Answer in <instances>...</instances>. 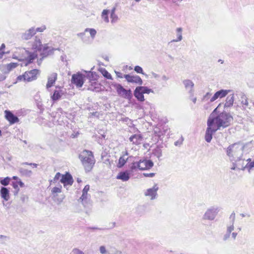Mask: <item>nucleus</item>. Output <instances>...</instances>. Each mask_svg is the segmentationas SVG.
Returning <instances> with one entry per match:
<instances>
[{
	"instance_id": "obj_60",
	"label": "nucleus",
	"mask_w": 254,
	"mask_h": 254,
	"mask_svg": "<svg viewBox=\"0 0 254 254\" xmlns=\"http://www.w3.org/2000/svg\"><path fill=\"white\" fill-rule=\"evenodd\" d=\"M183 140V139L182 138L180 140H178L177 141H176L175 142V145L176 146H177L178 145L181 144L182 143Z\"/></svg>"
},
{
	"instance_id": "obj_30",
	"label": "nucleus",
	"mask_w": 254,
	"mask_h": 254,
	"mask_svg": "<svg viewBox=\"0 0 254 254\" xmlns=\"http://www.w3.org/2000/svg\"><path fill=\"white\" fill-rule=\"evenodd\" d=\"M86 33H89L92 40H93L97 34V31L94 28H87L84 30L83 33H80V35L83 36Z\"/></svg>"
},
{
	"instance_id": "obj_8",
	"label": "nucleus",
	"mask_w": 254,
	"mask_h": 254,
	"mask_svg": "<svg viewBox=\"0 0 254 254\" xmlns=\"http://www.w3.org/2000/svg\"><path fill=\"white\" fill-rule=\"evenodd\" d=\"M220 210L219 208L216 206H212L208 208L202 216L204 220H214Z\"/></svg>"
},
{
	"instance_id": "obj_10",
	"label": "nucleus",
	"mask_w": 254,
	"mask_h": 254,
	"mask_svg": "<svg viewBox=\"0 0 254 254\" xmlns=\"http://www.w3.org/2000/svg\"><path fill=\"white\" fill-rule=\"evenodd\" d=\"M207 127L205 134V140L206 142H210L212 138V135L217 129L214 127V125L211 124L210 122L207 121Z\"/></svg>"
},
{
	"instance_id": "obj_19",
	"label": "nucleus",
	"mask_w": 254,
	"mask_h": 254,
	"mask_svg": "<svg viewBox=\"0 0 254 254\" xmlns=\"http://www.w3.org/2000/svg\"><path fill=\"white\" fill-rule=\"evenodd\" d=\"M36 33L34 28L32 27L23 33L21 36L22 39L27 40L30 39Z\"/></svg>"
},
{
	"instance_id": "obj_4",
	"label": "nucleus",
	"mask_w": 254,
	"mask_h": 254,
	"mask_svg": "<svg viewBox=\"0 0 254 254\" xmlns=\"http://www.w3.org/2000/svg\"><path fill=\"white\" fill-rule=\"evenodd\" d=\"M79 158L86 171H90L95 164V159L92 152L85 150L79 155Z\"/></svg>"
},
{
	"instance_id": "obj_64",
	"label": "nucleus",
	"mask_w": 254,
	"mask_h": 254,
	"mask_svg": "<svg viewBox=\"0 0 254 254\" xmlns=\"http://www.w3.org/2000/svg\"><path fill=\"white\" fill-rule=\"evenodd\" d=\"M116 9V7H113V8L112 9V10H111V12H110V14H116V13H115Z\"/></svg>"
},
{
	"instance_id": "obj_11",
	"label": "nucleus",
	"mask_w": 254,
	"mask_h": 254,
	"mask_svg": "<svg viewBox=\"0 0 254 254\" xmlns=\"http://www.w3.org/2000/svg\"><path fill=\"white\" fill-rule=\"evenodd\" d=\"M84 77V75L79 73L74 74L72 76L71 83L77 87H81L83 84Z\"/></svg>"
},
{
	"instance_id": "obj_63",
	"label": "nucleus",
	"mask_w": 254,
	"mask_h": 254,
	"mask_svg": "<svg viewBox=\"0 0 254 254\" xmlns=\"http://www.w3.org/2000/svg\"><path fill=\"white\" fill-rule=\"evenodd\" d=\"M233 167L231 168V169L232 170H235L236 169V168H238V166L237 165V164L235 163L234 161H233Z\"/></svg>"
},
{
	"instance_id": "obj_53",
	"label": "nucleus",
	"mask_w": 254,
	"mask_h": 254,
	"mask_svg": "<svg viewBox=\"0 0 254 254\" xmlns=\"http://www.w3.org/2000/svg\"><path fill=\"white\" fill-rule=\"evenodd\" d=\"M46 29V26L45 25H43V26H41L40 27L37 28L35 29V31H36V32H41L44 31Z\"/></svg>"
},
{
	"instance_id": "obj_21",
	"label": "nucleus",
	"mask_w": 254,
	"mask_h": 254,
	"mask_svg": "<svg viewBox=\"0 0 254 254\" xmlns=\"http://www.w3.org/2000/svg\"><path fill=\"white\" fill-rule=\"evenodd\" d=\"M116 178L123 182L127 181L130 178V173L128 171L121 172L117 176Z\"/></svg>"
},
{
	"instance_id": "obj_29",
	"label": "nucleus",
	"mask_w": 254,
	"mask_h": 254,
	"mask_svg": "<svg viewBox=\"0 0 254 254\" xmlns=\"http://www.w3.org/2000/svg\"><path fill=\"white\" fill-rule=\"evenodd\" d=\"M43 45L41 40L37 37H35V41L32 45V48L33 49L36 51H42Z\"/></svg>"
},
{
	"instance_id": "obj_52",
	"label": "nucleus",
	"mask_w": 254,
	"mask_h": 254,
	"mask_svg": "<svg viewBox=\"0 0 254 254\" xmlns=\"http://www.w3.org/2000/svg\"><path fill=\"white\" fill-rule=\"evenodd\" d=\"M70 254H84V253L78 249H74Z\"/></svg>"
},
{
	"instance_id": "obj_54",
	"label": "nucleus",
	"mask_w": 254,
	"mask_h": 254,
	"mask_svg": "<svg viewBox=\"0 0 254 254\" xmlns=\"http://www.w3.org/2000/svg\"><path fill=\"white\" fill-rule=\"evenodd\" d=\"M143 176H144L145 177L152 178L155 176V173H143Z\"/></svg>"
},
{
	"instance_id": "obj_34",
	"label": "nucleus",
	"mask_w": 254,
	"mask_h": 254,
	"mask_svg": "<svg viewBox=\"0 0 254 254\" xmlns=\"http://www.w3.org/2000/svg\"><path fill=\"white\" fill-rule=\"evenodd\" d=\"M109 13L110 11L109 10L104 9L101 13V18L103 20V21L106 23L109 22V19L108 17Z\"/></svg>"
},
{
	"instance_id": "obj_26",
	"label": "nucleus",
	"mask_w": 254,
	"mask_h": 254,
	"mask_svg": "<svg viewBox=\"0 0 254 254\" xmlns=\"http://www.w3.org/2000/svg\"><path fill=\"white\" fill-rule=\"evenodd\" d=\"M127 155V152H126L125 154L123 155L122 156L120 157L118 163L117 164V167L118 168H122L126 163L127 160H128Z\"/></svg>"
},
{
	"instance_id": "obj_40",
	"label": "nucleus",
	"mask_w": 254,
	"mask_h": 254,
	"mask_svg": "<svg viewBox=\"0 0 254 254\" xmlns=\"http://www.w3.org/2000/svg\"><path fill=\"white\" fill-rule=\"evenodd\" d=\"M62 189V187L61 185H59L58 187H54L51 190L52 194L54 196H55L56 194L61 192Z\"/></svg>"
},
{
	"instance_id": "obj_22",
	"label": "nucleus",
	"mask_w": 254,
	"mask_h": 254,
	"mask_svg": "<svg viewBox=\"0 0 254 254\" xmlns=\"http://www.w3.org/2000/svg\"><path fill=\"white\" fill-rule=\"evenodd\" d=\"M54 50H55V49L48 46L47 44L44 45L42 47V51H41V55H42L43 57H46L52 54Z\"/></svg>"
},
{
	"instance_id": "obj_56",
	"label": "nucleus",
	"mask_w": 254,
	"mask_h": 254,
	"mask_svg": "<svg viewBox=\"0 0 254 254\" xmlns=\"http://www.w3.org/2000/svg\"><path fill=\"white\" fill-rule=\"evenodd\" d=\"M112 253H109L108 254H122L121 251L118 250L117 249H114V250H112Z\"/></svg>"
},
{
	"instance_id": "obj_38",
	"label": "nucleus",
	"mask_w": 254,
	"mask_h": 254,
	"mask_svg": "<svg viewBox=\"0 0 254 254\" xmlns=\"http://www.w3.org/2000/svg\"><path fill=\"white\" fill-rule=\"evenodd\" d=\"M19 172L23 176H25L26 177H30L32 175V171L29 170H27L25 168H20L19 169Z\"/></svg>"
},
{
	"instance_id": "obj_55",
	"label": "nucleus",
	"mask_w": 254,
	"mask_h": 254,
	"mask_svg": "<svg viewBox=\"0 0 254 254\" xmlns=\"http://www.w3.org/2000/svg\"><path fill=\"white\" fill-rule=\"evenodd\" d=\"M5 48V45L2 44L1 45L0 48V58L2 56V55L4 54V52L3 51V50Z\"/></svg>"
},
{
	"instance_id": "obj_39",
	"label": "nucleus",
	"mask_w": 254,
	"mask_h": 254,
	"mask_svg": "<svg viewBox=\"0 0 254 254\" xmlns=\"http://www.w3.org/2000/svg\"><path fill=\"white\" fill-rule=\"evenodd\" d=\"M141 92L143 94H149L150 93H153V90L148 88L146 86H138Z\"/></svg>"
},
{
	"instance_id": "obj_50",
	"label": "nucleus",
	"mask_w": 254,
	"mask_h": 254,
	"mask_svg": "<svg viewBox=\"0 0 254 254\" xmlns=\"http://www.w3.org/2000/svg\"><path fill=\"white\" fill-rule=\"evenodd\" d=\"M10 179L9 177H6L0 181V184L3 186H7L9 184Z\"/></svg>"
},
{
	"instance_id": "obj_28",
	"label": "nucleus",
	"mask_w": 254,
	"mask_h": 254,
	"mask_svg": "<svg viewBox=\"0 0 254 254\" xmlns=\"http://www.w3.org/2000/svg\"><path fill=\"white\" fill-rule=\"evenodd\" d=\"M183 28L181 27H178L176 29V39H174L172 41V42H178L182 40L183 36Z\"/></svg>"
},
{
	"instance_id": "obj_25",
	"label": "nucleus",
	"mask_w": 254,
	"mask_h": 254,
	"mask_svg": "<svg viewBox=\"0 0 254 254\" xmlns=\"http://www.w3.org/2000/svg\"><path fill=\"white\" fill-rule=\"evenodd\" d=\"M129 140L133 144L138 145L141 143L142 137L140 134H134L129 137Z\"/></svg>"
},
{
	"instance_id": "obj_37",
	"label": "nucleus",
	"mask_w": 254,
	"mask_h": 254,
	"mask_svg": "<svg viewBox=\"0 0 254 254\" xmlns=\"http://www.w3.org/2000/svg\"><path fill=\"white\" fill-rule=\"evenodd\" d=\"M8 74L7 72L4 69L3 66L0 67V81L4 80Z\"/></svg>"
},
{
	"instance_id": "obj_16",
	"label": "nucleus",
	"mask_w": 254,
	"mask_h": 254,
	"mask_svg": "<svg viewBox=\"0 0 254 254\" xmlns=\"http://www.w3.org/2000/svg\"><path fill=\"white\" fill-rule=\"evenodd\" d=\"M183 83L185 86V88L187 91H188L189 93L191 96L193 95L194 93V83L190 79H185L183 80Z\"/></svg>"
},
{
	"instance_id": "obj_14",
	"label": "nucleus",
	"mask_w": 254,
	"mask_h": 254,
	"mask_svg": "<svg viewBox=\"0 0 254 254\" xmlns=\"http://www.w3.org/2000/svg\"><path fill=\"white\" fill-rule=\"evenodd\" d=\"M230 90L221 89L217 91L210 100V102H213L218 98H222L225 97L229 93L231 92Z\"/></svg>"
},
{
	"instance_id": "obj_43",
	"label": "nucleus",
	"mask_w": 254,
	"mask_h": 254,
	"mask_svg": "<svg viewBox=\"0 0 254 254\" xmlns=\"http://www.w3.org/2000/svg\"><path fill=\"white\" fill-rule=\"evenodd\" d=\"M153 154L159 159L162 156V151L160 148H156L154 150Z\"/></svg>"
},
{
	"instance_id": "obj_51",
	"label": "nucleus",
	"mask_w": 254,
	"mask_h": 254,
	"mask_svg": "<svg viewBox=\"0 0 254 254\" xmlns=\"http://www.w3.org/2000/svg\"><path fill=\"white\" fill-rule=\"evenodd\" d=\"M242 104L245 106V107H247L249 105L248 101L245 95H243L242 97Z\"/></svg>"
},
{
	"instance_id": "obj_7",
	"label": "nucleus",
	"mask_w": 254,
	"mask_h": 254,
	"mask_svg": "<svg viewBox=\"0 0 254 254\" xmlns=\"http://www.w3.org/2000/svg\"><path fill=\"white\" fill-rule=\"evenodd\" d=\"M110 86L111 87H113L116 90L117 93L120 96L126 99L131 98L132 94L130 89L126 90L121 84L115 82H111Z\"/></svg>"
},
{
	"instance_id": "obj_48",
	"label": "nucleus",
	"mask_w": 254,
	"mask_h": 254,
	"mask_svg": "<svg viewBox=\"0 0 254 254\" xmlns=\"http://www.w3.org/2000/svg\"><path fill=\"white\" fill-rule=\"evenodd\" d=\"M62 175L60 173H57L54 179L51 181V183H56L58 180L60 179V178H62Z\"/></svg>"
},
{
	"instance_id": "obj_20",
	"label": "nucleus",
	"mask_w": 254,
	"mask_h": 254,
	"mask_svg": "<svg viewBox=\"0 0 254 254\" xmlns=\"http://www.w3.org/2000/svg\"><path fill=\"white\" fill-rule=\"evenodd\" d=\"M79 200L85 207H88L90 204V195L88 192L82 191V195Z\"/></svg>"
},
{
	"instance_id": "obj_5",
	"label": "nucleus",
	"mask_w": 254,
	"mask_h": 254,
	"mask_svg": "<svg viewBox=\"0 0 254 254\" xmlns=\"http://www.w3.org/2000/svg\"><path fill=\"white\" fill-rule=\"evenodd\" d=\"M154 165L153 162L150 160H140L138 162H133L131 163L130 169L131 170H149Z\"/></svg>"
},
{
	"instance_id": "obj_31",
	"label": "nucleus",
	"mask_w": 254,
	"mask_h": 254,
	"mask_svg": "<svg viewBox=\"0 0 254 254\" xmlns=\"http://www.w3.org/2000/svg\"><path fill=\"white\" fill-rule=\"evenodd\" d=\"M234 101V94H232L228 96L226 99L224 107L226 108L232 106Z\"/></svg>"
},
{
	"instance_id": "obj_9",
	"label": "nucleus",
	"mask_w": 254,
	"mask_h": 254,
	"mask_svg": "<svg viewBox=\"0 0 254 254\" xmlns=\"http://www.w3.org/2000/svg\"><path fill=\"white\" fill-rule=\"evenodd\" d=\"M95 74L91 73V76H89V82L90 84L88 86V89L98 92L101 90V84L97 81L96 78H95Z\"/></svg>"
},
{
	"instance_id": "obj_24",
	"label": "nucleus",
	"mask_w": 254,
	"mask_h": 254,
	"mask_svg": "<svg viewBox=\"0 0 254 254\" xmlns=\"http://www.w3.org/2000/svg\"><path fill=\"white\" fill-rule=\"evenodd\" d=\"M0 196L5 201H8L10 198L9 191L5 187H1L0 190Z\"/></svg>"
},
{
	"instance_id": "obj_59",
	"label": "nucleus",
	"mask_w": 254,
	"mask_h": 254,
	"mask_svg": "<svg viewBox=\"0 0 254 254\" xmlns=\"http://www.w3.org/2000/svg\"><path fill=\"white\" fill-rule=\"evenodd\" d=\"M90 187L88 185H86L82 190V191L88 192L89 190Z\"/></svg>"
},
{
	"instance_id": "obj_27",
	"label": "nucleus",
	"mask_w": 254,
	"mask_h": 254,
	"mask_svg": "<svg viewBox=\"0 0 254 254\" xmlns=\"http://www.w3.org/2000/svg\"><path fill=\"white\" fill-rule=\"evenodd\" d=\"M229 219L231 221V223L230 225L227 226V233H231L234 229V224L235 220V213L234 212L231 213Z\"/></svg>"
},
{
	"instance_id": "obj_46",
	"label": "nucleus",
	"mask_w": 254,
	"mask_h": 254,
	"mask_svg": "<svg viewBox=\"0 0 254 254\" xmlns=\"http://www.w3.org/2000/svg\"><path fill=\"white\" fill-rule=\"evenodd\" d=\"M134 70L138 73H141L143 75H144L146 77H147V75L145 74L143 72V69L141 67L138 66V65H136L134 67Z\"/></svg>"
},
{
	"instance_id": "obj_35",
	"label": "nucleus",
	"mask_w": 254,
	"mask_h": 254,
	"mask_svg": "<svg viewBox=\"0 0 254 254\" xmlns=\"http://www.w3.org/2000/svg\"><path fill=\"white\" fill-rule=\"evenodd\" d=\"M17 64L15 63H11L10 64H6L4 67V69L8 73L11 70L15 68L17 66Z\"/></svg>"
},
{
	"instance_id": "obj_13",
	"label": "nucleus",
	"mask_w": 254,
	"mask_h": 254,
	"mask_svg": "<svg viewBox=\"0 0 254 254\" xmlns=\"http://www.w3.org/2000/svg\"><path fill=\"white\" fill-rule=\"evenodd\" d=\"M124 78H126L128 82L135 83L139 85H142L143 83L142 80L138 75H131L130 74H125Z\"/></svg>"
},
{
	"instance_id": "obj_41",
	"label": "nucleus",
	"mask_w": 254,
	"mask_h": 254,
	"mask_svg": "<svg viewBox=\"0 0 254 254\" xmlns=\"http://www.w3.org/2000/svg\"><path fill=\"white\" fill-rule=\"evenodd\" d=\"M101 72L102 75L106 78L109 79H112V76L111 74L109 72H108V71L106 70L105 69H102L101 70Z\"/></svg>"
},
{
	"instance_id": "obj_58",
	"label": "nucleus",
	"mask_w": 254,
	"mask_h": 254,
	"mask_svg": "<svg viewBox=\"0 0 254 254\" xmlns=\"http://www.w3.org/2000/svg\"><path fill=\"white\" fill-rule=\"evenodd\" d=\"M151 76L152 77H153L155 79H158L160 76L159 75H158V74H157L154 72H152L151 73Z\"/></svg>"
},
{
	"instance_id": "obj_2",
	"label": "nucleus",
	"mask_w": 254,
	"mask_h": 254,
	"mask_svg": "<svg viewBox=\"0 0 254 254\" xmlns=\"http://www.w3.org/2000/svg\"><path fill=\"white\" fill-rule=\"evenodd\" d=\"M37 55L35 53H30L24 48H17L14 51L12 58L19 61H26V65L30 63L37 57Z\"/></svg>"
},
{
	"instance_id": "obj_61",
	"label": "nucleus",
	"mask_w": 254,
	"mask_h": 254,
	"mask_svg": "<svg viewBox=\"0 0 254 254\" xmlns=\"http://www.w3.org/2000/svg\"><path fill=\"white\" fill-rule=\"evenodd\" d=\"M230 235V233H227L224 236V240H226L228 238H229Z\"/></svg>"
},
{
	"instance_id": "obj_45",
	"label": "nucleus",
	"mask_w": 254,
	"mask_h": 254,
	"mask_svg": "<svg viewBox=\"0 0 254 254\" xmlns=\"http://www.w3.org/2000/svg\"><path fill=\"white\" fill-rule=\"evenodd\" d=\"M211 94L210 92H207L201 98V102H204L207 101L209 99L210 100V96Z\"/></svg>"
},
{
	"instance_id": "obj_17",
	"label": "nucleus",
	"mask_w": 254,
	"mask_h": 254,
	"mask_svg": "<svg viewBox=\"0 0 254 254\" xmlns=\"http://www.w3.org/2000/svg\"><path fill=\"white\" fill-rule=\"evenodd\" d=\"M60 182L64 184V187H66L67 186H71L73 181L72 176L67 173L64 175H62Z\"/></svg>"
},
{
	"instance_id": "obj_42",
	"label": "nucleus",
	"mask_w": 254,
	"mask_h": 254,
	"mask_svg": "<svg viewBox=\"0 0 254 254\" xmlns=\"http://www.w3.org/2000/svg\"><path fill=\"white\" fill-rule=\"evenodd\" d=\"M99 251L101 254H108L110 253V252L108 251L105 246H101L99 248Z\"/></svg>"
},
{
	"instance_id": "obj_3",
	"label": "nucleus",
	"mask_w": 254,
	"mask_h": 254,
	"mask_svg": "<svg viewBox=\"0 0 254 254\" xmlns=\"http://www.w3.org/2000/svg\"><path fill=\"white\" fill-rule=\"evenodd\" d=\"M244 147L240 143H234L227 147L226 153L231 161L243 157Z\"/></svg>"
},
{
	"instance_id": "obj_32",
	"label": "nucleus",
	"mask_w": 254,
	"mask_h": 254,
	"mask_svg": "<svg viewBox=\"0 0 254 254\" xmlns=\"http://www.w3.org/2000/svg\"><path fill=\"white\" fill-rule=\"evenodd\" d=\"M134 95L137 99L138 100L140 101H144V97L143 94L141 92L139 89L138 87H137L134 91Z\"/></svg>"
},
{
	"instance_id": "obj_23",
	"label": "nucleus",
	"mask_w": 254,
	"mask_h": 254,
	"mask_svg": "<svg viewBox=\"0 0 254 254\" xmlns=\"http://www.w3.org/2000/svg\"><path fill=\"white\" fill-rule=\"evenodd\" d=\"M57 73L55 72L51 73L49 76L48 78V82L46 84V87L47 88L51 87L54 85L55 81L57 79Z\"/></svg>"
},
{
	"instance_id": "obj_62",
	"label": "nucleus",
	"mask_w": 254,
	"mask_h": 254,
	"mask_svg": "<svg viewBox=\"0 0 254 254\" xmlns=\"http://www.w3.org/2000/svg\"><path fill=\"white\" fill-rule=\"evenodd\" d=\"M162 79L164 81H167L169 79V77L165 75H163L162 76Z\"/></svg>"
},
{
	"instance_id": "obj_33",
	"label": "nucleus",
	"mask_w": 254,
	"mask_h": 254,
	"mask_svg": "<svg viewBox=\"0 0 254 254\" xmlns=\"http://www.w3.org/2000/svg\"><path fill=\"white\" fill-rule=\"evenodd\" d=\"M233 161H234L235 163L237 164L238 166V169H242L243 170H244L245 169V168H244L245 166V159H242V157H240V158L234 160Z\"/></svg>"
},
{
	"instance_id": "obj_49",
	"label": "nucleus",
	"mask_w": 254,
	"mask_h": 254,
	"mask_svg": "<svg viewBox=\"0 0 254 254\" xmlns=\"http://www.w3.org/2000/svg\"><path fill=\"white\" fill-rule=\"evenodd\" d=\"M254 167V161L252 162H248L245 166L244 168L247 169L250 172L251 169Z\"/></svg>"
},
{
	"instance_id": "obj_6",
	"label": "nucleus",
	"mask_w": 254,
	"mask_h": 254,
	"mask_svg": "<svg viewBox=\"0 0 254 254\" xmlns=\"http://www.w3.org/2000/svg\"><path fill=\"white\" fill-rule=\"evenodd\" d=\"M39 71L37 69H33L29 71H26L24 74L18 76L16 78V80L14 82V84H16L17 82L21 81L30 82L35 80L37 78V75Z\"/></svg>"
},
{
	"instance_id": "obj_12",
	"label": "nucleus",
	"mask_w": 254,
	"mask_h": 254,
	"mask_svg": "<svg viewBox=\"0 0 254 254\" xmlns=\"http://www.w3.org/2000/svg\"><path fill=\"white\" fill-rule=\"evenodd\" d=\"M65 93V90L61 87L56 86L51 99L53 101H56L60 99Z\"/></svg>"
},
{
	"instance_id": "obj_57",
	"label": "nucleus",
	"mask_w": 254,
	"mask_h": 254,
	"mask_svg": "<svg viewBox=\"0 0 254 254\" xmlns=\"http://www.w3.org/2000/svg\"><path fill=\"white\" fill-rule=\"evenodd\" d=\"M115 73L118 77L121 78H124V75L125 74H123L122 73L119 72V71H115Z\"/></svg>"
},
{
	"instance_id": "obj_18",
	"label": "nucleus",
	"mask_w": 254,
	"mask_h": 254,
	"mask_svg": "<svg viewBox=\"0 0 254 254\" xmlns=\"http://www.w3.org/2000/svg\"><path fill=\"white\" fill-rule=\"evenodd\" d=\"M4 113L6 119L10 124H14L19 122L18 118L14 115L10 111L6 110L4 111Z\"/></svg>"
},
{
	"instance_id": "obj_1",
	"label": "nucleus",
	"mask_w": 254,
	"mask_h": 254,
	"mask_svg": "<svg viewBox=\"0 0 254 254\" xmlns=\"http://www.w3.org/2000/svg\"><path fill=\"white\" fill-rule=\"evenodd\" d=\"M216 110L217 109H215L213 111L207 121L210 122L217 130L221 127L225 128L229 126L233 120L232 116L226 113H221L217 116H215L214 114Z\"/></svg>"
},
{
	"instance_id": "obj_44",
	"label": "nucleus",
	"mask_w": 254,
	"mask_h": 254,
	"mask_svg": "<svg viewBox=\"0 0 254 254\" xmlns=\"http://www.w3.org/2000/svg\"><path fill=\"white\" fill-rule=\"evenodd\" d=\"M9 240L8 237L4 235H0V243L1 244H6L7 242H8Z\"/></svg>"
},
{
	"instance_id": "obj_15",
	"label": "nucleus",
	"mask_w": 254,
	"mask_h": 254,
	"mask_svg": "<svg viewBox=\"0 0 254 254\" xmlns=\"http://www.w3.org/2000/svg\"><path fill=\"white\" fill-rule=\"evenodd\" d=\"M158 189L157 185L155 184L152 188L147 189L145 192L144 194L145 196L150 197L151 199H154L156 198L157 195V191Z\"/></svg>"
},
{
	"instance_id": "obj_36",
	"label": "nucleus",
	"mask_w": 254,
	"mask_h": 254,
	"mask_svg": "<svg viewBox=\"0 0 254 254\" xmlns=\"http://www.w3.org/2000/svg\"><path fill=\"white\" fill-rule=\"evenodd\" d=\"M12 187L16 190V193H18L19 189L18 188V186H19L21 188H23L24 187V184L23 182L21 181L20 180L17 181L16 182H14L12 183Z\"/></svg>"
},
{
	"instance_id": "obj_47",
	"label": "nucleus",
	"mask_w": 254,
	"mask_h": 254,
	"mask_svg": "<svg viewBox=\"0 0 254 254\" xmlns=\"http://www.w3.org/2000/svg\"><path fill=\"white\" fill-rule=\"evenodd\" d=\"M110 17H111V22L112 24L116 23L119 19L118 16H117V15L116 14H110Z\"/></svg>"
}]
</instances>
